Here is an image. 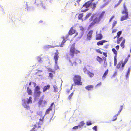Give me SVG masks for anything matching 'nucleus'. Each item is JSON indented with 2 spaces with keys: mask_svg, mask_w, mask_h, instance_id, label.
<instances>
[{
  "mask_svg": "<svg viewBox=\"0 0 131 131\" xmlns=\"http://www.w3.org/2000/svg\"><path fill=\"white\" fill-rule=\"evenodd\" d=\"M94 0H91L88 1L83 6L82 8H84V7L86 8V9L84 10H82V11L85 12L88 10V8L90 7L92 8L93 10L95 9L96 7V4L94 3H92V2Z\"/></svg>",
  "mask_w": 131,
  "mask_h": 131,
  "instance_id": "nucleus-1",
  "label": "nucleus"
},
{
  "mask_svg": "<svg viewBox=\"0 0 131 131\" xmlns=\"http://www.w3.org/2000/svg\"><path fill=\"white\" fill-rule=\"evenodd\" d=\"M32 99L31 97H30L26 99H22L21 103L23 106L27 110L29 109L30 106L29 104L32 103Z\"/></svg>",
  "mask_w": 131,
  "mask_h": 131,
  "instance_id": "nucleus-2",
  "label": "nucleus"
},
{
  "mask_svg": "<svg viewBox=\"0 0 131 131\" xmlns=\"http://www.w3.org/2000/svg\"><path fill=\"white\" fill-rule=\"evenodd\" d=\"M95 16V18L93 20L92 22L90 25L89 26L90 27L94 25L95 24L98 23L101 20V18L98 15H96L95 14L92 16L91 18L90 19V21H92L93 19V17Z\"/></svg>",
  "mask_w": 131,
  "mask_h": 131,
  "instance_id": "nucleus-3",
  "label": "nucleus"
},
{
  "mask_svg": "<svg viewBox=\"0 0 131 131\" xmlns=\"http://www.w3.org/2000/svg\"><path fill=\"white\" fill-rule=\"evenodd\" d=\"M75 44L73 43L71 46L70 49V56L71 58H72L74 56V54L75 53H79V51H77L75 49L74 46Z\"/></svg>",
  "mask_w": 131,
  "mask_h": 131,
  "instance_id": "nucleus-4",
  "label": "nucleus"
},
{
  "mask_svg": "<svg viewBox=\"0 0 131 131\" xmlns=\"http://www.w3.org/2000/svg\"><path fill=\"white\" fill-rule=\"evenodd\" d=\"M81 77L78 75H75L73 78L75 84L78 85H80L82 84V82H81Z\"/></svg>",
  "mask_w": 131,
  "mask_h": 131,
  "instance_id": "nucleus-5",
  "label": "nucleus"
},
{
  "mask_svg": "<svg viewBox=\"0 0 131 131\" xmlns=\"http://www.w3.org/2000/svg\"><path fill=\"white\" fill-rule=\"evenodd\" d=\"M58 52H57L55 53H54V58L55 60V66L54 68L56 70H57L59 69V67L57 64V61L58 60V58L59 57Z\"/></svg>",
  "mask_w": 131,
  "mask_h": 131,
  "instance_id": "nucleus-6",
  "label": "nucleus"
},
{
  "mask_svg": "<svg viewBox=\"0 0 131 131\" xmlns=\"http://www.w3.org/2000/svg\"><path fill=\"white\" fill-rule=\"evenodd\" d=\"M40 88L38 86H36L34 94L35 97L37 98V97H39L41 92L39 91Z\"/></svg>",
  "mask_w": 131,
  "mask_h": 131,
  "instance_id": "nucleus-7",
  "label": "nucleus"
},
{
  "mask_svg": "<svg viewBox=\"0 0 131 131\" xmlns=\"http://www.w3.org/2000/svg\"><path fill=\"white\" fill-rule=\"evenodd\" d=\"M80 30L82 31L79 34V35L77 38V40H79L82 37L84 34V32L85 30L84 28L82 26H80Z\"/></svg>",
  "mask_w": 131,
  "mask_h": 131,
  "instance_id": "nucleus-8",
  "label": "nucleus"
},
{
  "mask_svg": "<svg viewBox=\"0 0 131 131\" xmlns=\"http://www.w3.org/2000/svg\"><path fill=\"white\" fill-rule=\"evenodd\" d=\"M24 6L25 8L28 11L33 10L34 9V8L33 7L29 6L27 2L24 3Z\"/></svg>",
  "mask_w": 131,
  "mask_h": 131,
  "instance_id": "nucleus-9",
  "label": "nucleus"
},
{
  "mask_svg": "<svg viewBox=\"0 0 131 131\" xmlns=\"http://www.w3.org/2000/svg\"><path fill=\"white\" fill-rule=\"evenodd\" d=\"M123 8L124 9L122 12V14H128V9L125 4H123Z\"/></svg>",
  "mask_w": 131,
  "mask_h": 131,
  "instance_id": "nucleus-10",
  "label": "nucleus"
},
{
  "mask_svg": "<svg viewBox=\"0 0 131 131\" xmlns=\"http://www.w3.org/2000/svg\"><path fill=\"white\" fill-rule=\"evenodd\" d=\"M35 3H36V4L38 5L40 4L42 6V7L44 9L46 8L45 6L43 5V4L42 3L41 0H36L35 2Z\"/></svg>",
  "mask_w": 131,
  "mask_h": 131,
  "instance_id": "nucleus-11",
  "label": "nucleus"
},
{
  "mask_svg": "<svg viewBox=\"0 0 131 131\" xmlns=\"http://www.w3.org/2000/svg\"><path fill=\"white\" fill-rule=\"evenodd\" d=\"M40 127V126H39L38 124H36L34 125L33 127L31 130V131H36L37 129H39Z\"/></svg>",
  "mask_w": 131,
  "mask_h": 131,
  "instance_id": "nucleus-12",
  "label": "nucleus"
},
{
  "mask_svg": "<svg viewBox=\"0 0 131 131\" xmlns=\"http://www.w3.org/2000/svg\"><path fill=\"white\" fill-rule=\"evenodd\" d=\"M46 103V102L45 100H43L42 99H40L39 102V105H41L42 106H43Z\"/></svg>",
  "mask_w": 131,
  "mask_h": 131,
  "instance_id": "nucleus-13",
  "label": "nucleus"
},
{
  "mask_svg": "<svg viewBox=\"0 0 131 131\" xmlns=\"http://www.w3.org/2000/svg\"><path fill=\"white\" fill-rule=\"evenodd\" d=\"M93 33V31L91 30L89 31L87 36L88 40H90L92 38V35Z\"/></svg>",
  "mask_w": 131,
  "mask_h": 131,
  "instance_id": "nucleus-14",
  "label": "nucleus"
},
{
  "mask_svg": "<svg viewBox=\"0 0 131 131\" xmlns=\"http://www.w3.org/2000/svg\"><path fill=\"white\" fill-rule=\"evenodd\" d=\"M128 17V14H125V15H124L121 17V21H122L126 20Z\"/></svg>",
  "mask_w": 131,
  "mask_h": 131,
  "instance_id": "nucleus-15",
  "label": "nucleus"
},
{
  "mask_svg": "<svg viewBox=\"0 0 131 131\" xmlns=\"http://www.w3.org/2000/svg\"><path fill=\"white\" fill-rule=\"evenodd\" d=\"M76 62H74L73 63H72L71 62V61L70 60H69V61L70 62H71V64L72 66H73V65H74L75 66H76L77 64V62H78L80 63H81V60L80 59H77L76 60H75Z\"/></svg>",
  "mask_w": 131,
  "mask_h": 131,
  "instance_id": "nucleus-16",
  "label": "nucleus"
},
{
  "mask_svg": "<svg viewBox=\"0 0 131 131\" xmlns=\"http://www.w3.org/2000/svg\"><path fill=\"white\" fill-rule=\"evenodd\" d=\"M56 82H54L53 85V88L54 89V91L55 92H57L58 89V88L57 86L56 85Z\"/></svg>",
  "mask_w": 131,
  "mask_h": 131,
  "instance_id": "nucleus-17",
  "label": "nucleus"
},
{
  "mask_svg": "<svg viewBox=\"0 0 131 131\" xmlns=\"http://www.w3.org/2000/svg\"><path fill=\"white\" fill-rule=\"evenodd\" d=\"M75 32V30L73 29L72 27H71L69 31L68 32L69 34V35H72Z\"/></svg>",
  "mask_w": 131,
  "mask_h": 131,
  "instance_id": "nucleus-18",
  "label": "nucleus"
},
{
  "mask_svg": "<svg viewBox=\"0 0 131 131\" xmlns=\"http://www.w3.org/2000/svg\"><path fill=\"white\" fill-rule=\"evenodd\" d=\"M108 70H107L104 73L103 75L102 76V79L103 80H104L106 78V76L107 75L108 73Z\"/></svg>",
  "mask_w": 131,
  "mask_h": 131,
  "instance_id": "nucleus-19",
  "label": "nucleus"
},
{
  "mask_svg": "<svg viewBox=\"0 0 131 131\" xmlns=\"http://www.w3.org/2000/svg\"><path fill=\"white\" fill-rule=\"evenodd\" d=\"M93 85H90L86 86L85 88L88 91H89L91 89H93Z\"/></svg>",
  "mask_w": 131,
  "mask_h": 131,
  "instance_id": "nucleus-20",
  "label": "nucleus"
},
{
  "mask_svg": "<svg viewBox=\"0 0 131 131\" xmlns=\"http://www.w3.org/2000/svg\"><path fill=\"white\" fill-rule=\"evenodd\" d=\"M102 36L101 34H97L96 36V39L97 40H100L102 39Z\"/></svg>",
  "mask_w": 131,
  "mask_h": 131,
  "instance_id": "nucleus-21",
  "label": "nucleus"
},
{
  "mask_svg": "<svg viewBox=\"0 0 131 131\" xmlns=\"http://www.w3.org/2000/svg\"><path fill=\"white\" fill-rule=\"evenodd\" d=\"M64 38H65L64 37H62L63 40L62 42V43L60 46H59L60 47H62L64 46V43L66 41V39H65Z\"/></svg>",
  "mask_w": 131,
  "mask_h": 131,
  "instance_id": "nucleus-22",
  "label": "nucleus"
},
{
  "mask_svg": "<svg viewBox=\"0 0 131 131\" xmlns=\"http://www.w3.org/2000/svg\"><path fill=\"white\" fill-rule=\"evenodd\" d=\"M107 42V41L105 40H103L101 41H100L97 42V44L98 46L102 45H103V43L105 42Z\"/></svg>",
  "mask_w": 131,
  "mask_h": 131,
  "instance_id": "nucleus-23",
  "label": "nucleus"
},
{
  "mask_svg": "<svg viewBox=\"0 0 131 131\" xmlns=\"http://www.w3.org/2000/svg\"><path fill=\"white\" fill-rule=\"evenodd\" d=\"M50 86L49 85H48L47 86H45L43 88V92H45L47 90L49 89Z\"/></svg>",
  "mask_w": 131,
  "mask_h": 131,
  "instance_id": "nucleus-24",
  "label": "nucleus"
},
{
  "mask_svg": "<svg viewBox=\"0 0 131 131\" xmlns=\"http://www.w3.org/2000/svg\"><path fill=\"white\" fill-rule=\"evenodd\" d=\"M128 60V58H126L125 60L124 61V62L122 63V67H124L125 64L127 62Z\"/></svg>",
  "mask_w": 131,
  "mask_h": 131,
  "instance_id": "nucleus-25",
  "label": "nucleus"
},
{
  "mask_svg": "<svg viewBox=\"0 0 131 131\" xmlns=\"http://www.w3.org/2000/svg\"><path fill=\"white\" fill-rule=\"evenodd\" d=\"M52 110V109L51 108V107H49L48 109H47L46 111L45 115H46L49 114V112L51 111Z\"/></svg>",
  "mask_w": 131,
  "mask_h": 131,
  "instance_id": "nucleus-26",
  "label": "nucleus"
},
{
  "mask_svg": "<svg viewBox=\"0 0 131 131\" xmlns=\"http://www.w3.org/2000/svg\"><path fill=\"white\" fill-rule=\"evenodd\" d=\"M27 93L29 95H31L32 93V92L31 90L29 89L28 87L27 88Z\"/></svg>",
  "mask_w": 131,
  "mask_h": 131,
  "instance_id": "nucleus-27",
  "label": "nucleus"
},
{
  "mask_svg": "<svg viewBox=\"0 0 131 131\" xmlns=\"http://www.w3.org/2000/svg\"><path fill=\"white\" fill-rule=\"evenodd\" d=\"M87 74L90 77H92L94 75V74L93 73L89 71L88 72V73Z\"/></svg>",
  "mask_w": 131,
  "mask_h": 131,
  "instance_id": "nucleus-28",
  "label": "nucleus"
},
{
  "mask_svg": "<svg viewBox=\"0 0 131 131\" xmlns=\"http://www.w3.org/2000/svg\"><path fill=\"white\" fill-rule=\"evenodd\" d=\"M37 114H38L39 116H40V117L42 116V112L41 111H39L37 112Z\"/></svg>",
  "mask_w": 131,
  "mask_h": 131,
  "instance_id": "nucleus-29",
  "label": "nucleus"
},
{
  "mask_svg": "<svg viewBox=\"0 0 131 131\" xmlns=\"http://www.w3.org/2000/svg\"><path fill=\"white\" fill-rule=\"evenodd\" d=\"M125 39H124L122 41V42L121 43V47H122L123 46V47L122 48H124V46H124V45L125 43Z\"/></svg>",
  "mask_w": 131,
  "mask_h": 131,
  "instance_id": "nucleus-30",
  "label": "nucleus"
},
{
  "mask_svg": "<svg viewBox=\"0 0 131 131\" xmlns=\"http://www.w3.org/2000/svg\"><path fill=\"white\" fill-rule=\"evenodd\" d=\"M130 73V71H127L125 76V77H126V79H127L129 77Z\"/></svg>",
  "mask_w": 131,
  "mask_h": 131,
  "instance_id": "nucleus-31",
  "label": "nucleus"
},
{
  "mask_svg": "<svg viewBox=\"0 0 131 131\" xmlns=\"http://www.w3.org/2000/svg\"><path fill=\"white\" fill-rule=\"evenodd\" d=\"M97 60L100 63L102 60V59L99 57V56L97 57Z\"/></svg>",
  "mask_w": 131,
  "mask_h": 131,
  "instance_id": "nucleus-32",
  "label": "nucleus"
},
{
  "mask_svg": "<svg viewBox=\"0 0 131 131\" xmlns=\"http://www.w3.org/2000/svg\"><path fill=\"white\" fill-rule=\"evenodd\" d=\"M123 39V37H121L120 38H118L117 41V43L118 44H119L120 43V41L122 40Z\"/></svg>",
  "mask_w": 131,
  "mask_h": 131,
  "instance_id": "nucleus-33",
  "label": "nucleus"
},
{
  "mask_svg": "<svg viewBox=\"0 0 131 131\" xmlns=\"http://www.w3.org/2000/svg\"><path fill=\"white\" fill-rule=\"evenodd\" d=\"M112 50L113 52L114 53L115 55H117V51L114 48H113L112 49Z\"/></svg>",
  "mask_w": 131,
  "mask_h": 131,
  "instance_id": "nucleus-34",
  "label": "nucleus"
},
{
  "mask_svg": "<svg viewBox=\"0 0 131 131\" xmlns=\"http://www.w3.org/2000/svg\"><path fill=\"white\" fill-rule=\"evenodd\" d=\"M83 14H81L79 15L78 17V19H80L82 18V17L83 16Z\"/></svg>",
  "mask_w": 131,
  "mask_h": 131,
  "instance_id": "nucleus-35",
  "label": "nucleus"
},
{
  "mask_svg": "<svg viewBox=\"0 0 131 131\" xmlns=\"http://www.w3.org/2000/svg\"><path fill=\"white\" fill-rule=\"evenodd\" d=\"M85 124V123H84L83 121H82L81 122H80L79 125V126H83Z\"/></svg>",
  "mask_w": 131,
  "mask_h": 131,
  "instance_id": "nucleus-36",
  "label": "nucleus"
},
{
  "mask_svg": "<svg viewBox=\"0 0 131 131\" xmlns=\"http://www.w3.org/2000/svg\"><path fill=\"white\" fill-rule=\"evenodd\" d=\"M118 114H117L114 115L113 117V118H114V119L112 120L113 121H114L116 120L117 119V117L118 116Z\"/></svg>",
  "mask_w": 131,
  "mask_h": 131,
  "instance_id": "nucleus-37",
  "label": "nucleus"
},
{
  "mask_svg": "<svg viewBox=\"0 0 131 131\" xmlns=\"http://www.w3.org/2000/svg\"><path fill=\"white\" fill-rule=\"evenodd\" d=\"M91 13H90L87 14L85 16V19L88 18L90 16H91Z\"/></svg>",
  "mask_w": 131,
  "mask_h": 131,
  "instance_id": "nucleus-38",
  "label": "nucleus"
},
{
  "mask_svg": "<svg viewBox=\"0 0 131 131\" xmlns=\"http://www.w3.org/2000/svg\"><path fill=\"white\" fill-rule=\"evenodd\" d=\"M122 62H120L117 66L116 68L117 69H119L120 68Z\"/></svg>",
  "mask_w": 131,
  "mask_h": 131,
  "instance_id": "nucleus-39",
  "label": "nucleus"
},
{
  "mask_svg": "<svg viewBox=\"0 0 131 131\" xmlns=\"http://www.w3.org/2000/svg\"><path fill=\"white\" fill-rule=\"evenodd\" d=\"M105 13V12L104 11H103V12H102V13L100 15H98L99 16H100V17L101 18L103 16V15H104V13Z\"/></svg>",
  "mask_w": 131,
  "mask_h": 131,
  "instance_id": "nucleus-40",
  "label": "nucleus"
},
{
  "mask_svg": "<svg viewBox=\"0 0 131 131\" xmlns=\"http://www.w3.org/2000/svg\"><path fill=\"white\" fill-rule=\"evenodd\" d=\"M122 31H119L117 33V35L118 36L117 38H118L120 35L121 34Z\"/></svg>",
  "mask_w": 131,
  "mask_h": 131,
  "instance_id": "nucleus-41",
  "label": "nucleus"
},
{
  "mask_svg": "<svg viewBox=\"0 0 131 131\" xmlns=\"http://www.w3.org/2000/svg\"><path fill=\"white\" fill-rule=\"evenodd\" d=\"M117 23V21H115L112 24V28H113L115 26V25Z\"/></svg>",
  "mask_w": 131,
  "mask_h": 131,
  "instance_id": "nucleus-42",
  "label": "nucleus"
},
{
  "mask_svg": "<svg viewBox=\"0 0 131 131\" xmlns=\"http://www.w3.org/2000/svg\"><path fill=\"white\" fill-rule=\"evenodd\" d=\"M34 108H31L30 109V113H33L34 112Z\"/></svg>",
  "mask_w": 131,
  "mask_h": 131,
  "instance_id": "nucleus-43",
  "label": "nucleus"
},
{
  "mask_svg": "<svg viewBox=\"0 0 131 131\" xmlns=\"http://www.w3.org/2000/svg\"><path fill=\"white\" fill-rule=\"evenodd\" d=\"M48 70L49 72H52L53 73H54V71H53V70L51 69V68H48Z\"/></svg>",
  "mask_w": 131,
  "mask_h": 131,
  "instance_id": "nucleus-44",
  "label": "nucleus"
},
{
  "mask_svg": "<svg viewBox=\"0 0 131 131\" xmlns=\"http://www.w3.org/2000/svg\"><path fill=\"white\" fill-rule=\"evenodd\" d=\"M37 60H38V61L39 62H42L41 59V58L40 57V56L38 57L37 58Z\"/></svg>",
  "mask_w": 131,
  "mask_h": 131,
  "instance_id": "nucleus-45",
  "label": "nucleus"
},
{
  "mask_svg": "<svg viewBox=\"0 0 131 131\" xmlns=\"http://www.w3.org/2000/svg\"><path fill=\"white\" fill-rule=\"evenodd\" d=\"M120 108H121V109L118 112V114H119L120 113V112H121V111L123 109V105H121L120 106Z\"/></svg>",
  "mask_w": 131,
  "mask_h": 131,
  "instance_id": "nucleus-46",
  "label": "nucleus"
},
{
  "mask_svg": "<svg viewBox=\"0 0 131 131\" xmlns=\"http://www.w3.org/2000/svg\"><path fill=\"white\" fill-rule=\"evenodd\" d=\"M73 92L72 93L68 96V99L70 100L71 99V97L73 96Z\"/></svg>",
  "mask_w": 131,
  "mask_h": 131,
  "instance_id": "nucleus-47",
  "label": "nucleus"
},
{
  "mask_svg": "<svg viewBox=\"0 0 131 131\" xmlns=\"http://www.w3.org/2000/svg\"><path fill=\"white\" fill-rule=\"evenodd\" d=\"M83 71L85 73L87 74L89 71H88L86 69L84 68L83 69Z\"/></svg>",
  "mask_w": 131,
  "mask_h": 131,
  "instance_id": "nucleus-48",
  "label": "nucleus"
},
{
  "mask_svg": "<svg viewBox=\"0 0 131 131\" xmlns=\"http://www.w3.org/2000/svg\"><path fill=\"white\" fill-rule=\"evenodd\" d=\"M92 124V123L90 122H86V125H90Z\"/></svg>",
  "mask_w": 131,
  "mask_h": 131,
  "instance_id": "nucleus-49",
  "label": "nucleus"
},
{
  "mask_svg": "<svg viewBox=\"0 0 131 131\" xmlns=\"http://www.w3.org/2000/svg\"><path fill=\"white\" fill-rule=\"evenodd\" d=\"M51 46H49V45H48V46H45L44 47V48L45 49H46V48H49Z\"/></svg>",
  "mask_w": 131,
  "mask_h": 131,
  "instance_id": "nucleus-50",
  "label": "nucleus"
},
{
  "mask_svg": "<svg viewBox=\"0 0 131 131\" xmlns=\"http://www.w3.org/2000/svg\"><path fill=\"white\" fill-rule=\"evenodd\" d=\"M78 126H79V125L78 126H74L73 127V129H77L78 128Z\"/></svg>",
  "mask_w": 131,
  "mask_h": 131,
  "instance_id": "nucleus-51",
  "label": "nucleus"
},
{
  "mask_svg": "<svg viewBox=\"0 0 131 131\" xmlns=\"http://www.w3.org/2000/svg\"><path fill=\"white\" fill-rule=\"evenodd\" d=\"M93 129L95 130V131H97V126H94L93 128Z\"/></svg>",
  "mask_w": 131,
  "mask_h": 131,
  "instance_id": "nucleus-52",
  "label": "nucleus"
},
{
  "mask_svg": "<svg viewBox=\"0 0 131 131\" xmlns=\"http://www.w3.org/2000/svg\"><path fill=\"white\" fill-rule=\"evenodd\" d=\"M114 16H113L111 17V18H110L109 20V22H110L114 18Z\"/></svg>",
  "mask_w": 131,
  "mask_h": 131,
  "instance_id": "nucleus-53",
  "label": "nucleus"
},
{
  "mask_svg": "<svg viewBox=\"0 0 131 131\" xmlns=\"http://www.w3.org/2000/svg\"><path fill=\"white\" fill-rule=\"evenodd\" d=\"M69 34L66 35V36L65 37H64L65 38H64L66 39L69 36Z\"/></svg>",
  "mask_w": 131,
  "mask_h": 131,
  "instance_id": "nucleus-54",
  "label": "nucleus"
},
{
  "mask_svg": "<svg viewBox=\"0 0 131 131\" xmlns=\"http://www.w3.org/2000/svg\"><path fill=\"white\" fill-rule=\"evenodd\" d=\"M49 76L51 78H52L53 77V74H52L51 73H49Z\"/></svg>",
  "mask_w": 131,
  "mask_h": 131,
  "instance_id": "nucleus-55",
  "label": "nucleus"
},
{
  "mask_svg": "<svg viewBox=\"0 0 131 131\" xmlns=\"http://www.w3.org/2000/svg\"><path fill=\"white\" fill-rule=\"evenodd\" d=\"M117 31V29H113L112 31V33H113L114 32H115Z\"/></svg>",
  "mask_w": 131,
  "mask_h": 131,
  "instance_id": "nucleus-56",
  "label": "nucleus"
},
{
  "mask_svg": "<svg viewBox=\"0 0 131 131\" xmlns=\"http://www.w3.org/2000/svg\"><path fill=\"white\" fill-rule=\"evenodd\" d=\"M117 72H115L114 73V74H113V77H114L115 76L117 75Z\"/></svg>",
  "mask_w": 131,
  "mask_h": 131,
  "instance_id": "nucleus-57",
  "label": "nucleus"
},
{
  "mask_svg": "<svg viewBox=\"0 0 131 131\" xmlns=\"http://www.w3.org/2000/svg\"><path fill=\"white\" fill-rule=\"evenodd\" d=\"M116 48L117 50H118L119 48V45H117L116 46Z\"/></svg>",
  "mask_w": 131,
  "mask_h": 131,
  "instance_id": "nucleus-58",
  "label": "nucleus"
},
{
  "mask_svg": "<svg viewBox=\"0 0 131 131\" xmlns=\"http://www.w3.org/2000/svg\"><path fill=\"white\" fill-rule=\"evenodd\" d=\"M45 116V115H44V116L42 117V119H41V118L39 119V120L40 121L42 122L43 119V118H44V117Z\"/></svg>",
  "mask_w": 131,
  "mask_h": 131,
  "instance_id": "nucleus-59",
  "label": "nucleus"
},
{
  "mask_svg": "<svg viewBox=\"0 0 131 131\" xmlns=\"http://www.w3.org/2000/svg\"><path fill=\"white\" fill-rule=\"evenodd\" d=\"M101 84V82L100 83H99L98 84L96 85V86H100Z\"/></svg>",
  "mask_w": 131,
  "mask_h": 131,
  "instance_id": "nucleus-60",
  "label": "nucleus"
},
{
  "mask_svg": "<svg viewBox=\"0 0 131 131\" xmlns=\"http://www.w3.org/2000/svg\"><path fill=\"white\" fill-rule=\"evenodd\" d=\"M53 104L54 103L53 102L51 104L50 106L49 107H51V108L52 109V107Z\"/></svg>",
  "mask_w": 131,
  "mask_h": 131,
  "instance_id": "nucleus-61",
  "label": "nucleus"
},
{
  "mask_svg": "<svg viewBox=\"0 0 131 131\" xmlns=\"http://www.w3.org/2000/svg\"><path fill=\"white\" fill-rule=\"evenodd\" d=\"M97 51L98 52L100 53V54H101L102 53V52L100 50H97Z\"/></svg>",
  "mask_w": 131,
  "mask_h": 131,
  "instance_id": "nucleus-62",
  "label": "nucleus"
},
{
  "mask_svg": "<svg viewBox=\"0 0 131 131\" xmlns=\"http://www.w3.org/2000/svg\"><path fill=\"white\" fill-rule=\"evenodd\" d=\"M103 54L104 56H105V57H107V54H106V53H104V52H103Z\"/></svg>",
  "mask_w": 131,
  "mask_h": 131,
  "instance_id": "nucleus-63",
  "label": "nucleus"
},
{
  "mask_svg": "<svg viewBox=\"0 0 131 131\" xmlns=\"http://www.w3.org/2000/svg\"><path fill=\"white\" fill-rule=\"evenodd\" d=\"M131 69V66L130 67H129L127 71H129L130 72Z\"/></svg>",
  "mask_w": 131,
  "mask_h": 131,
  "instance_id": "nucleus-64",
  "label": "nucleus"
}]
</instances>
